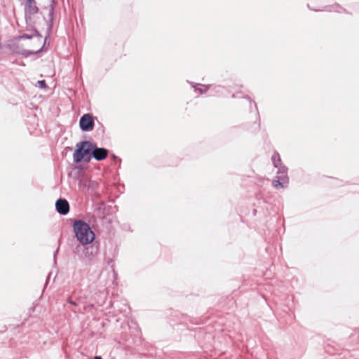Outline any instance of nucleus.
I'll return each mask as SVG.
<instances>
[{
    "label": "nucleus",
    "instance_id": "0eeeda50",
    "mask_svg": "<svg viewBox=\"0 0 359 359\" xmlns=\"http://www.w3.org/2000/svg\"><path fill=\"white\" fill-rule=\"evenodd\" d=\"M26 1V6L28 9V12L30 14H35L38 12V8L35 4L34 0H25Z\"/></svg>",
    "mask_w": 359,
    "mask_h": 359
},
{
    "label": "nucleus",
    "instance_id": "9d476101",
    "mask_svg": "<svg viewBox=\"0 0 359 359\" xmlns=\"http://www.w3.org/2000/svg\"><path fill=\"white\" fill-rule=\"evenodd\" d=\"M328 8H329V9H327V11H334L338 13H341L343 10V8L341 6H339V5L328 6Z\"/></svg>",
    "mask_w": 359,
    "mask_h": 359
},
{
    "label": "nucleus",
    "instance_id": "6e6552de",
    "mask_svg": "<svg viewBox=\"0 0 359 359\" xmlns=\"http://www.w3.org/2000/svg\"><path fill=\"white\" fill-rule=\"evenodd\" d=\"M271 160H272L273 165L276 168H280V166H283L282 163H281L280 156L278 153L274 152V154H273V156L271 157Z\"/></svg>",
    "mask_w": 359,
    "mask_h": 359
},
{
    "label": "nucleus",
    "instance_id": "f257e3e1",
    "mask_svg": "<svg viewBox=\"0 0 359 359\" xmlns=\"http://www.w3.org/2000/svg\"><path fill=\"white\" fill-rule=\"evenodd\" d=\"M108 155V151L104 148H98L89 141H83L76 144V149L73 154L74 161L79 163L81 161H88L90 157L97 161L104 160Z\"/></svg>",
    "mask_w": 359,
    "mask_h": 359
},
{
    "label": "nucleus",
    "instance_id": "f8f14e48",
    "mask_svg": "<svg viewBox=\"0 0 359 359\" xmlns=\"http://www.w3.org/2000/svg\"><path fill=\"white\" fill-rule=\"evenodd\" d=\"M39 87L41 88H44L46 87V81L44 80L38 81Z\"/></svg>",
    "mask_w": 359,
    "mask_h": 359
},
{
    "label": "nucleus",
    "instance_id": "423d86ee",
    "mask_svg": "<svg viewBox=\"0 0 359 359\" xmlns=\"http://www.w3.org/2000/svg\"><path fill=\"white\" fill-rule=\"evenodd\" d=\"M97 248L93 245L86 246L83 250V256L85 259L88 261H91L97 255Z\"/></svg>",
    "mask_w": 359,
    "mask_h": 359
},
{
    "label": "nucleus",
    "instance_id": "4468645a",
    "mask_svg": "<svg viewBox=\"0 0 359 359\" xmlns=\"http://www.w3.org/2000/svg\"><path fill=\"white\" fill-rule=\"evenodd\" d=\"M94 359H102L101 356H95Z\"/></svg>",
    "mask_w": 359,
    "mask_h": 359
},
{
    "label": "nucleus",
    "instance_id": "7ed1b4c3",
    "mask_svg": "<svg viewBox=\"0 0 359 359\" xmlns=\"http://www.w3.org/2000/svg\"><path fill=\"white\" fill-rule=\"evenodd\" d=\"M276 177V180H274L272 182L273 186L276 189H282L285 187L289 182L287 167L280 166L277 172Z\"/></svg>",
    "mask_w": 359,
    "mask_h": 359
},
{
    "label": "nucleus",
    "instance_id": "9b49d317",
    "mask_svg": "<svg viewBox=\"0 0 359 359\" xmlns=\"http://www.w3.org/2000/svg\"><path fill=\"white\" fill-rule=\"evenodd\" d=\"M210 87V86H203V88H196L194 86V88H195V91L196 92H198L200 94H203L204 93H206L208 91V90L209 89V88Z\"/></svg>",
    "mask_w": 359,
    "mask_h": 359
},
{
    "label": "nucleus",
    "instance_id": "f03ea898",
    "mask_svg": "<svg viewBox=\"0 0 359 359\" xmlns=\"http://www.w3.org/2000/svg\"><path fill=\"white\" fill-rule=\"evenodd\" d=\"M73 229L77 241L83 245H87L95 240L94 232L84 221L76 220L73 224Z\"/></svg>",
    "mask_w": 359,
    "mask_h": 359
},
{
    "label": "nucleus",
    "instance_id": "20e7f679",
    "mask_svg": "<svg viewBox=\"0 0 359 359\" xmlns=\"http://www.w3.org/2000/svg\"><path fill=\"white\" fill-rule=\"evenodd\" d=\"M79 125L83 131H91L94 127V121L91 115L86 114L82 116L79 121Z\"/></svg>",
    "mask_w": 359,
    "mask_h": 359
},
{
    "label": "nucleus",
    "instance_id": "1a4fd4ad",
    "mask_svg": "<svg viewBox=\"0 0 359 359\" xmlns=\"http://www.w3.org/2000/svg\"><path fill=\"white\" fill-rule=\"evenodd\" d=\"M53 13H54V8L53 6H50V8L48 11V22L50 27H52L53 25Z\"/></svg>",
    "mask_w": 359,
    "mask_h": 359
},
{
    "label": "nucleus",
    "instance_id": "ddd939ff",
    "mask_svg": "<svg viewBox=\"0 0 359 359\" xmlns=\"http://www.w3.org/2000/svg\"><path fill=\"white\" fill-rule=\"evenodd\" d=\"M69 302L71 304H73V305H75L76 303L74 302H72L71 300L69 301Z\"/></svg>",
    "mask_w": 359,
    "mask_h": 359
},
{
    "label": "nucleus",
    "instance_id": "39448f33",
    "mask_svg": "<svg viewBox=\"0 0 359 359\" xmlns=\"http://www.w3.org/2000/svg\"><path fill=\"white\" fill-rule=\"evenodd\" d=\"M56 210L58 213L62 215H67L69 211V205L65 199H58L55 203Z\"/></svg>",
    "mask_w": 359,
    "mask_h": 359
},
{
    "label": "nucleus",
    "instance_id": "2eb2a0df",
    "mask_svg": "<svg viewBox=\"0 0 359 359\" xmlns=\"http://www.w3.org/2000/svg\"><path fill=\"white\" fill-rule=\"evenodd\" d=\"M23 38L29 39L30 37L27 35H25V36H23Z\"/></svg>",
    "mask_w": 359,
    "mask_h": 359
}]
</instances>
